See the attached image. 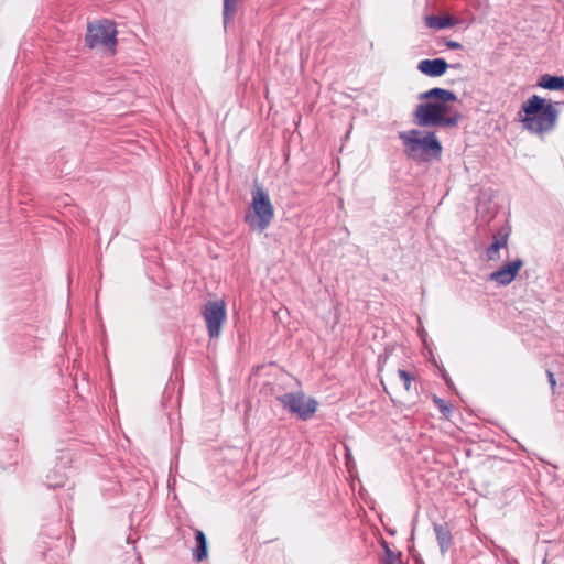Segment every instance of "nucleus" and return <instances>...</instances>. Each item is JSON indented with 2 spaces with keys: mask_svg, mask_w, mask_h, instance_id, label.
Wrapping results in <instances>:
<instances>
[{
  "mask_svg": "<svg viewBox=\"0 0 564 564\" xmlns=\"http://www.w3.org/2000/svg\"><path fill=\"white\" fill-rule=\"evenodd\" d=\"M425 100L416 106L413 112L414 123L419 127H446L453 128L458 124L462 113L453 110L449 104L457 101V96L444 88H432L419 96Z\"/></svg>",
  "mask_w": 564,
  "mask_h": 564,
  "instance_id": "1",
  "label": "nucleus"
},
{
  "mask_svg": "<svg viewBox=\"0 0 564 564\" xmlns=\"http://www.w3.org/2000/svg\"><path fill=\"white\" fill-rule=\"evenodd\" d=\"M519 116L525 130L542 135L555 128L558 110L552 101L533 95L523 102Z\"/></svg>",
  "mask_w": 564,
  "mask_h": 564,
  "instance_id": "2",
  "label": "nucleus"
},
{
  "mask_svg": "<svg viewBox=\"0 0 564 564\" xmlns=\"http://www.w3.org/2000/svg\"><path fill=\"white\" fill-rule=\"evenodd\" d=\"M405 155L414 161L431 162L442 155V144L435 132L411 129L399 132Z\"/></svg>",
  "mask_w": 564,
  "mask_h": 564,
  "instance_id": "3",
  "label": "nucleus"
},
{
  "mask_svg": "<svg viewBox=\"0 0 564 564\" xmlns=\"http://www.w3.org/2000/svg\"><path fill=\"white\" fill-rule=\"evenodd\" d=\"M274 217V208L269 195L262 187L256 186L252 191V200L246 213L245 221L249 228L257 232L264 231Z\"/></svg>",
  "mask_w": 564,
  "mask_h": 564,
  "instance_id": "4",
  "label": "nucleus"
},
{
  "mask_svg": "<svg viewBox=\"0 0 564 564\" xmlns=\"http://www.w3.org/2000/svg\"><path fill=\"white\" fill-rule=\"evenodd\" d=\"M276 400L285 410L304 421L313 416L317 409L316 400L306 397L302 391L278 395Z\"/></svg>",
  "mask_w": 564,
  "mask_h": 564,
  "instance_id": "5",
  "label": "nucleus"
},
{
  "mask_svg": "<svg viewBox=\"0 0 564 564\" xmlns=\"http://www.w3.org/2000/svg\"><path fill=\"white\" fill-rule=\"evenodd\" d=\"M203 316L210 338L219 337L226 319V308L223 301L208 302L203 308Z\"/></svg>",
  "mask_w": 564,
  "mask_h": 564,
  "instance_id": "6",
  "label": "nucleus"
},
{
  "mask_svg": "<svg viewBox=\"0 0 564 564\" xmlns=\"http://www.w3.org/2000/svg\"><path fill=\"white\" fill-rule=\"evenodd\" d=\"M523 262L520 259H517L503 267L499 270L492 272L489 276L491 281L497 282L500 285L510 284L514 278L517 276L519 270L522 268Z\"/></svg>",
  "mask_w": 564,
  "mask_h": 564,
  "instance_id": "7",
  "label": "nucleus"
},
{
  "mask_svg": "<svg viewBox=\"0 0 564 564\" xmlns=\"http://www.w3.org/2000/svg\"><path fill=\"white\" fill-rule=\"evenodd\" d=\"M118 32L117 25L112 20L98 19L87 23L86 35H117Z\"/></svg>",
  "mask_w": 564,
  "mask_h": 564,
  "instance_id": "8",
  "label": "nucleus"
},
{
  "mask_svg": "<svg viewBox=\"0 0 564 564\" xmlns=\"http://www.w3.org/2000/svg\"><path fill=\"white\" fill-rule=\"evenodd\" d=\"M85 45L101 54L111 56L116 52L117 37H85Z\"/></svg>",
  "mask_w": 564,
  "mask_h": 564,
  "instance_id": "9",
  "label": "nucleus"
},
{
  "mask_svg": "<svg viewBox=\"0 0 564 564\" xmlns=\"http://www.w3.org/2000/svg\"><path fill=\"white\" fill-rule=\"evenodd\" d=\"M448 65L445 59L443 58H435V59H422L417 64V69L430 77H440L443 74H445Z\"/></svg>",
  "mask_w": 564,
  "mask_h": 564,
  "instance_id": "10",
  "label": "nucleus"
},
{
  "mask_svg": "<svg viewBox=\"0 0 564 564\" xmlns=\"http://www.w3.org/2000/svg\"><path fill=\"white\" fill-rule=\"evenodd\" d=\"M508 243V234L496 236L492 243L487 248L486 256L489 261L500 259L499 251L506 249Z\"/></svg>",
  "mask_w": 564,
  "mask_h": 564,
  "instance_id": "11",
  "label": "nucleus"
},
{
  "mask_svg": "<svg viewBox=\"0 0 564 564\" xmlns=\"http://www.w3.org/2000/svg\"><path fill=\"white\" fill-rule=\"evenodd\" d=\"M538 86L549 90H564V77L544 74L539 78Z\"/></svg>",
  "mask_w": 564,
  "mask_h": 564,
  "instance_id": "12",
  "label": "nucleus"
},
{
  "mask_svg": "<svg viewBox=\"0 0 564 564\" xmlns=\"http://www.w3.org/2000/svg\"><path fill=\"white\" fill-rule=\"evenodd\" d=\"M196 549L193 551V556L202 562L208 556L207 540L202 530H195Z\"/></svg>",
  "mask_w": 564,
  "mask_h": 564,
  "instance_id": "13",
  "label": "nucleus"
},
{
  "mask_svg": "<svg viewBox=\"0 0 564 564\" xmlns=\"http://www.w3.org/2000/svg\"><path fill=\"white\" fill-rule=\"evenodd\" d=\"M425 23L434 30H443L454 25L453 19L447 15H427L425 17Z\"/></svg>",
  "mask_w": 564,
  "mask_h": 564,
  "instance_id": "14",
  "label": "nucleus"
},
{
  "mask_svg": "<svg viewBox=\"0 0 564 564\" xmlns=\"http://www.w3.org/2000/svg\"><path fill=\"white\" fill-rule=\"evenodd\" d=\"M434 531L436 534L441 552L442 554H444L452 543V535L449 531L441 524H434Z\"/></svg>",
  "mask_w": 564,
  "mask_h": 564,
  "instance_id": "15",
  "label": "nucleus"
},
{
  "mask_svg": "<svg viewBox=\"0 0 564 564\" xmlns=\"http://www.w3.org/2000/svg\"><path fill=\"white\" fill-rule=\"evenodd\" d=\"M239 0H224V23L225 25L228 23L229 20H232L238 6Z\"/></svg>",
  "mask_w": 564,
  "mask_h": 564,
  "instance_id": "16",
  "label": "nucleus"
},
{
  "mask_svg": "<svg viewBox=\"0 0 564 564\" xmlns=\"http://www.w3.org/2000/svg\"><path fill=\"white\" fill-rule=\"evenodd\" d=\"M382 547L384 549V556L382 564H400V554L393 552L386 541H382Z\"/></svg>",
  "mask_w": 564,
  "mask_h": 564,
  "instance_id": "17",
  "label": "nucleus"
},
{
  "mask_svg": "<svg viewBox=\"0 0 564 564\" xmlns=\"http://www.w3.org/2000/svg\"><path fill=\"white\" fill-rule=\"evenodd\" d=\"M398 375H399L400 379L403 381L404 389L406 391H409L410 387H411L412 377L410 376L409 372H406L405 370H402V369L398 370Z\"/></svg>",
  "mask_w": 564,
  "mask_h": 564,
  "instance_id": "18",
  "label": "nucleus"
},
{
  "mask_svg": "<svg viewBox=\"0 0 564 564\" xmlns=\"http://www.w3.org/2000/svg\"><path fill=\"white\" fill-rule=\"evenodd\" d=\"M435 403L438 405L442 413L446 414L449 412V406L442 399H435Z\"/></svg>",
  "mask_w": 564,
  "mask_h": 564,
  "instance_id": "19",
  "label": "nucleus"
},
{
  "mask_svg": "<svg viewBox=\"0 0 564 564\" xmlns=\"http://www.w3.org/2000/svg\"><path fill=\"white\" fill-rule=\"evenodd\" d=\"M546 375H547L549 382H550V384H551L552 389L554 390V388H555V386H556V380H555L554 373H553L552 371H550V370H549V371L546 372Z\"/></svg>",
  "mask_w": 564,
  "mask_h": 564,
  "instance_id": "20",
  "label": "nucleus"
},
{
  "mask_svg": "<svg viewBox=\"0 0 564 564\" xmlns=\"http://www.w3.org/2000/svg\"><path fill=\"white\" fill-rule=\"evenodd\" d=\"M446 46L448 48H452V50L460 48V44L458 42H455V41H448L446 43Z\"/></svg>",
  "mask_w": 564,
  "mask_h": 564,
  "instance_id": "21",
  "label": "nucleus"
},
{
  "mask_svg": "<svg viewBox=\"0 0 564 564\" xmlns=\"http://www.w3.org/2000/svg\"><path fill=\"white\" fill-rule=\"evenodd\" d=\"M51 486L58 487V486H62V484L61 482H56V484H51Z\"/></svg>",
  "mask_w": 564,
  "mask_h": 564,
  "instance_id": "22",
  "label": "nucleus"
}]
</instances>
